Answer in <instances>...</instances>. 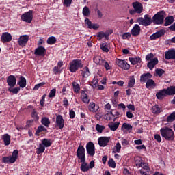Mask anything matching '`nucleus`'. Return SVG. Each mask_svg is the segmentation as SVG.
<instances>
[{
    "mask_svg": "<svg viewBox=\"0 0 175 175\" xmlns=\"http://www.w3.org/2000/svg\"><path fill=\"white\" fill-rule=\"evenodd\" d=\"M100 49H101L104 53H109V45L107 44V43L100 44Z\"/></svg>",
    "mask_w": 175,
    "mask_h": 175,
    "instance_id": "a19ab883",
    "label": "nucleus"
},
{
    "mask_svg": "<svg viewBox=\"0 0 175 175\" xmlns=\"http://www.w3.org/2000/svg\"><path fill=\"white\" fill-rule=\"evenodd\" d=\"M1 42L3 43L12 42V35L8 32L3 33L1 36Z\"/></svg>",
    "mask_w": 175,
    "mask_h": 175,
    "instance_id": "412c9836",
    "label": "nucleus"
},
{
    "mask_svg": "<svg viewBox=\"0 0 175 175\" xmlns=\"http://www.w3.org/2000/svg\"><path fill=\"white\" fill-rule=\"evenodd\" d=\"M121 144H122V146H129V140L122 138L121 141Z\"/></svg>",
    "mask_w": 175,
    "mask_h": 175,
    "instance_id": "0e129e2a",
    "label": "nucleus"
},
{
    "mask_svg": "<svg viewBox=\"0 0 175 175\" xmlns=\"http://www.w3.org/2000/svg\"><path fill=\"white\" fill-rule=\"evenodd\" d=\"M31 117L32 118H33L34 121L39 120V113L36 111V109H33V111L31 112Z\"/></svg>",
    "mask_w": 175,
    "mask_h": 175,
    "instance_id": "a18cd8bd",
    "label": "nucleus"
},
{
    "mask_svg": "<svg viewBox=\"0 0 175 175\" xmlns=\"http://www.w3.org/2000/svg\"><path fill=\"white\" fill-rule=\"evenodd\" d=\"M45 150L46 146L42 143L39 144V147L37 148L36 154H38V155H40V154H43V152H44Z\"/></svg>",
    "mask_w": 175,
    "mask_h": 175,
    "instance_id": "c9c22d12",
    "label": "nucleus"
},
{
    "mask_svg": "<svg viewBox=\"0 0 175 175\" xmlns=\"http://www.w3.org/2000/svg\"><path fill=\"white\" fill-rule=\"evenodd\" d=\"M109 34L106 33L103 31H100L96 34V37L98 38V40H102L103 38L106 39V40H109Z\"/></svg>",
    "mask_w": 175,
    "mask_h": 175,
    "instance_id": "bb28decb",
    "label": "nucleus"
},
{
    "mask_svg": "<svg viewBox=\"0 0 175 175\" xmlns=\"http://www.w3.org/2000/svg\"><path fill=\"white\" fill-rule=\"evenodd\" d=\"M84 64L81 59H73L69 63V70L71 73H76L77 70L83 69Z\"/></svg>",
    "mask_w": 175,
    "mask_h": 175,
    "instance_id": "f03ea898",
    "label": "nucleus"
},
{
    "mask_svg": "<svg viewBox=\"0 0 175 175\" xmlns=\"http://www.w3.org/2000/svg\"><path fill=\"white\" fill-rule=\"evenodd\" d=\"M108 165L109 166V167H112V169H116V166H117V165L116 164V161H114L113 159H110L109 160Z\"/></svg>",
    "mask_w": 175,
    "mask_h": 175,
    "instance_id": "864d4df0",
    "label": "nucleus"
},
{
    "mask_svg": "<svg viewBox=\"0 0 175 175\" xmlns=\"http://www.w3.org/2000/svg\"><path fill=\"white\" fill-rule=\"evenodd\" d=\"M132 5L138 14L143 12V4H142V3L135 1L132 3Z\"/></svg>",
    "mask_w": 175,
    "mask_h": 175,
    "instance_id": "dca6fc26",
    "label": "nucleus"
},
{
    "mask_svg": "<svg viewBox=\"0 0 175 175\" xmlns=\"http://www.w3.org/2000/svg\"><path fill=\"white\" fill-rule=\"evenodd\" d=\"M46 85V82H41L37 85H36L34 86L33 90H35L36 91H37V90H39L40 88V87H43V85Z\"/></svg>",
    "mask_w": 175,
    "mask_h": 175,
    "instance_id": "052dcab7",
    "label": "nucleus"
},
{
    "mask_svg": "<svg viewBox=\"0 0 175 175\" xmlns=\"http://www.w3.org/2000/svg\"><path fill=\"white\" fill-rule=\"evenodd\" d=\"M94 10H95V12H96L97 16H98L99 18H102V17H103V14H102V12H100V10H99V9H98V7H96Z\"/></svg>",
    "mask_w": 175,
    "mask_h": 175,
    "instance_id": "e2e57ef3",
    "label": "nucleus"
},
{
    "mask_svg": "<svg viewBox=\"0 0 175 175\" xmlns=\"http://www.w3.org/2000/svg\"><path fill=\"white\" fill-rule=\"evenodd\" d=\"M18 158V150H14L12 152V156L3 157L2 158V162L3 163H14Z\"/></svg>",
    "mask_w": 175,
    "mask_h": 175,
    "instance_id": "20e7f679",
    "label": "nucleus"
},
{
    "mask_svg": "<svg viewBox=\"0 0 175 175\" xmlns=\"http://www.w3.org/2000/svg\"><path fill=\"white\" fill-rule=\"evenodd\" d=\"M154 139L157 140L158 143H161V142H162V138L161 137V135L159 134H155Z\"/></svg>",
    "mask_w": 175,
    "mask_h": 175,
    "instance_id": "338daca9",
    "label": "nucleus"
},
{
    "mask_svg": "<svg viewBox=\"0 0 175 175\" xmlns=\"http://www.w3.org/2000/svg\"><path fill=\"white\" fill-rule=\"evenodd\" d=\"M81 171L85 172H88L90 170V166H88V163H85V161H81Z\"/></svg>",
    "mask_w": 175,
    "mask_h": 175,
    "instance_id": "7c9ffc66",
    "label": "nucleus"
},
{
    "mask_svg": "<svg viewBox=\"0 0 175 175\" xmlns=\"http://www.w3.org/2000/svg\"><path fill=\"white\" fill-rule=\"evenodd\" d=\"M146 88H155L157 87V83H155V81L153 79H149L146 83Z\"/></svg>",
    "mask_w": 175,
    "mask_h": 175,
    "instance_id": "72a5a7b5",
    "label": "nucleus"
},
{
    "mask_svg": "<svg viewBox=\"0 0 175 175\" xmlns=\"http://www.w3.org/2000/svg\"><path fill=\"white\" fill-rule=\"evenodd\" d=\"M93 61L94 64H96L97 65L102 66L103 64H105V59H102V57L100 56H96L94 57Z\"/></svg>",
    "mask_w": 175,
    "mask_h": 175,
    "instance_id": "c85d7f7f",
    "label": "nucleus"
},
{
    "mask_svg": "<svg viewBox=\"0 0 175 175\" xmlns=\"http://www.w3.org/2000/svg\"><path fill=\"white\" fill-rule=\"evenodd\" d=\"M152 113H153V114H159L162 113V108H161L159 105H156L152 107Z\"/></svg>",
    "mask_w": 175,
    "mask_h": 175,
    "instance_id": "4c0bfd02",
    "label": "nucleus"
},
{
    "mask_svg": "<svg viewBox=\"0 0 175 175\" xmlns=\"http://www.w3.org/2000/svg\"><path fill=\"white\" fill-rule=\"evenodd\" d=\"M90 75H91V72H90V68H88V66H85L83 68V72L82 74L83 77H88V76H90Z\"/></svg>",
    "mask_w": 175,
    "mask_h": 175,
    "instance_id": "37998d69",
    "label": "nucleus"
},
{
    "mask_svg": "<svg viewBox=\"0 0 175 175\" xmlns=\"http://www.w3.org/2000/svg\"><path fill=\"white\" fill-rule=\"evenodd\" d=\"M85 23L88 25V28L89 29H94V31H97V29H99V25L96 23H93L90 21L88 18H85Z\"/></svg>",
    "mask_w": 175,
    "mask_h": 175,
    "instance_id": "ddd939ff",
    "label": "nucleus"
},
{
    "mask_svg": "<svg viewBox=\"0 0 175 175\" xmlns=\"http://www.w3.org/2000/svg\"><path fill=\"white\" fill-rule=\"evenodd\" d=\"M157 64H158V58H154L153 59L148 62L147 66L150 70H152L155 65H157Z\"/></svg>",
    "mask_w": 175,
    "mask_h": 175,
    "instance_id": "a878e982",
    "label": "nucleus"
},
{
    "mask_svg": "<svg viewBox=\"0 0 175 175\" xmlns=\"http://www.w3.org/2000/svg\"><path fill=\"white\" fill-rule=\"evenodd\" d=\"M46 48L43 46H40L34 51V55H38L39 57H44L46 55Z\"/></svg>",
    "mask_w": 175,
    "mask_h": 175,
    "instance_id": "f8f14e48",
    "label": "nucleus"
},
{
    "mask_svg": "<svg viewBox=\"0 0 175 175\" xmlns=\"http://www.w3.org/2000/svg\"><path fill=\"white\" fill-rule=\"evenodd\" d=\"M165 59H175V49H169L165 53Z\"/></svg>",
    "mask_w": 175,
    "mask_h": 175,
    "instance_id": "f3484780",
    "label": "nucleus"
},
{
    "mask_svg": "<svg viewBox=\"0 0 175 175\" xmlns=\"http://www.w3.org/2000/svg\"><path fill=\"white\" fill-rule=\"evenodd\" d=\"M129 60L130 61L131 65H136V64H142V58H140L139 57H129Z\"/></svg>",
    "mask_w": 175,
    "mask_h": 175,
    "instance_id": "c756f323",
    "label": "nucleus"
},
{
    "mask_svg": "<svg viewBox=\"0 0 175 175\" xmlns=\"http://www.w3.org/2000/svg\"><path fill=\"white\" fill-rule=\"evenodd\" d=\"M72 87L74 92H75L76 94H79V92H80V85H79V83L73 82Z\"/></svg>",
    "mask_w": 175,
    "mask_h": 175,
    "instance_id": "de8ad7c7",
    "label": "nucleus"
},
{
    "mask_svg": "<svg viewBox=\"0 0 175 175\" xmlns=\"http://www.w3.org/2000/svg\"><path fill=\"white\" fill-rule=\"evenodd\" d=\"M150 79H152L151 73H144L140 76V83H147Z\"/></svg>",
    "mask_w": 175,
    "mask_h": 175,
    "instance_id": "a211bd4d",
    "label": "nucleus"
},
{
    "mask_svg": "<svg viewBox=\"0 0 175 175\" xmlns=\"http://www.w3.org/2000/svg\"><path fill=\"white\" fill-rule=\"evenodd\" d=\"M42 132H47V129L44 127V126H39L36 131V136H39L40 133Z\"/></svg>",
    "mask_w": 175,
    "mask_h": 175,
    "instance_id": "ea45409f",
    "label": "nucleus"
},
{
    "mask_svg": "<svg viewBox=\"0 0 175 175\" xmlns=\"http://www.w3.org/2000/svg\"><path fill=\"white\" fill-rule=\"evenodd\" d=\"M81 98L82 102H83V103H87V105H88V103H90V98H88V95L87 94V93H85V91H82L81 94Z\"/></svg>",
    "mask_w": 175,
    "mask_h": 175,
    "instance_id": "473e14b6",
    "label": "nucleus"
},
{
    "mask_svg": "<svg viewBox=\"0 0 175 175\" xmlns=\"http://www.w3.org/2000/svg\"><path fill=\"white\" fill-rule=\"evenodd\" d=\"M86 151L90 157L95 155V144H94V142H90L86 144Z\"/></svg>",
    "mask_w": 175,
    "mask_h": 175,
    "instance_id": "1a4fd4ad",
    "label": "nucleus"
},
{
    "mask_svg": "<svg viewBox=\"0 0 175 175\" xmlns=\"http://www.w3.org/2000/svg\"><path fill=\"white\" fill-rule=\"evenodd\" d=\"M155 72L157 76H159V77H161V76H162V75L165 73V70H163V69L162 68H157L155 70Z\"/></svg>",
    "mask_w": 175,
    "mask_h": 175,
    "instance_id": "4d7b16f0",
    "label": "nucleus"
},
{
    "mask_svg": "<svg viewBox=\"0 0 175 175\" xmlns=\"http://www.w3.org/2000/svg\"><path fill=\"white\" fill-rule=\"evenodd\" d=\"M136 167H142L144 165V163H143V159H139L135 161Z\"/></svg>",
    "mask_w": 175,
    "mask_h": 175,
    "instance_id": "6e6d98bb",
    "label": "nucleus"
},
{
    "mask_svg": "<svg viewBox=\"0 0 175 175\" xmlns=\"http://www.w3.org/2000/svg\"><path fill=\"white\" fill-rule=\"evenodd\" d=\"M173 121H175V111L167 117V122H173Z\"/></svg>",
    "mask_w": 175,
    "mask_h": 175,
    "instance_id": "09e8293b",
    "label": "nucleus"
},
{
    "mask_svg": "<svg viewBox=\"0 0 175 175\" xmlns=\"http://www.w3.org/2000/svg\"><path fill=\"white\" fill-rule=\"evenodd\" d=\"M132 125L128 123H124L122 126V129H126V131H132Z\"/></svg>",
    "mask_w": 175,
    "mask_h": 175,
    "instance_id": "603ef678",
    "label": "nucleus"
},
{
    "mask_svg": "<svg viewBox=\"0 0 175 175\" xmlns=\"http://www.w3.org/2000/svg\"><path fill=\"white\" fill-rule=\"evenodd\" d=\"M166 90L167 95H175V86H170Z\"/></svg>",
    "mask_w": 175,
    "mask_h": 175,
    "instance_id": "79ce46f5",
    "label": "nucleus"
},
{
    "mask_svg": "<svg viewBox=\"0 0 175 175\" xmlns=\"http://www.w3.org/2000/svg\"><path fill=\"white\" fill-rule=\"evenodd\" d=\"M165 35V29H161L159 31L152 34L150 37V40H155L158 39V38H161V36H163Z\"/></svg>",
    "mask_w": 175,
    "mask_h": 175,
    "instance_id": "aec40b11",
    "label": "nucleus"
},
{
    "mask_svg": "<svg viewBox=\"0 0 175 175\" xmlns=\"http://www.w3.org/2000/svg\"><path fill=\"white\" fill-rule=\"evenodd\" d=\"M116 62L119 68L124 69V70H129V68H131V65H129V64H128L125 60L116 59Z\"/></svg>",
    "mask_w": 175,
    "mask_h": 175,
    "instance_id": "6e6552de",
    "label": "nucleus"
},
{
    "mask_svg": "<svg viewBox=\"0 0 175 175\" xmlns=\"http://www.w3.org/2000/svg\"><path fill=\"white\" fill-rule=\"evenodd\" d=\"M165 16L166 12L165 11H159L152 16V23L154 25H162L165 22Z\"/></svg>",
    "mask_w": 175,
    "mask_h": 175,
    "instance_id": "7ed1b4c3",
    "label": "nucleus"
},
{
    "mask_svg": "<svg viewBox=\"0 0 175 175\" xmlns=\"http://www.w3.org/2000/svg\"><path fill=\"white\" fill-rule=\"evenodd\" d=\"M55 124L59 129H64V126H65V120L62 115H57L56 116Z\"/></svg>",
    "mask_w": 175,
    "mask_h": 175,
    "instance_id": "9b49d317",
    "label": "nucleus"
},
{
    "mask_svg": "<svg viewBox=\"0 0 175 175\" xmlns=\"http://www.w3.org/2000/svg\"><path fill=\"white\" fill-rule=\"evenodd\" d=\"M141 30L142 29H140V26H139L137 24H135L131 31V34L134 37L139 36V35H140Z\"/></svg>",
    "mask_w": 175,
    "mask_h": 175,
    "instance_id": "6ab92c4d",
    "label": "nucleus"
},
{
    "mask_svg": "<svg viewBox=\"0 0 175 175\" xmlns=\"http://www.w3.org/2000/svg\"><path fill=\"white\" fill-rule=\"evenodd\" d=\"M135 84H136V79H135V76H130L127 85L128 88H133V87H135Z\"/></svg>",
    "mask_w": 175,
    "mask_h": 175,
    "instance_id": "cd10ccee",
    "label": "nucleus"
},
{
    "mask_svg": "<svg viewBox=\"0 0 175 175\" xmlns=\"http://www.w3.org/2000/svg\"><path fill=\"white\" fill-rule=\"evenodd\" d=\"M77 157L78 159H80V162L85 161V148L83 146L80 145L77 150Z\"/></svg>",
    "mask_w": 175,
    "mask_h": 175,
    "instance_id": "0eeeda50",
    "label": "nucleus"
},
{
    "mask_svg": "<svg viewBox=\"0 0 175 175\" xmlns=\"http://www.w3.org/2000/svg\"><path fill=\"white\" fill-rule=\"evenodd\" d=\"M29 40V36L28 35L21 36L18 40V44H19V46H21V47H25Z\"/></svg>",
    "mask_w": 175,
    "mask_h": 175,
    "instance_id": "9d476101",
    "label": "nucleus"
},
{
    "mask_svg": "<svg viewBox=\"0 0 175 175\" xmlns=\"http://www.w3.org/2000/svg\"><path fill=\"white\" fill-rule=\"evenodd\" d=\"M108 126L111 131H117L118 129V127L120 126V122H116L114 123L110 122L108 124Z\"/></svg>",
    "mask_w": 175,
    "mask_h": 175,
    "instance_id": "2f4dec72",
    "label": "nucleus"
},
{
    "mask_svg": "<svg viewBox=\"0 0 175 175\" xmlns=\"http://www.w3.org/2000/svg\"><path fill=\"white\" fill-rule=\"evenodd\" d=\"M53 73H54V75H58L59 73H62V69H61L58 66H55L53 68Z\"/></svg>",
    "mask_w": 175,
    "mask_h": 175,
    "instance_id": "bf43d9fd",
    "label": "nucleus"
},
{
    "mask_svg": "<svg viewBox=\"0 0 175 175\" xmlns=\"http://www.w3.org/2000/svg\"><path fill=\"white\" fill-rule=\"evenodd\" d=\"M33 12L32 10H29L27 12H25L23 14L21 15V19L22 20V21H24L25 23H28L29 24H31L33 18Z\"/></svg>",
    "mask_w": 175,
    "mask_h": 175,
    "instance_id": "423d86ee",
    "label": "nucleus"
},
{
    "mask_svg": "<svg viewBox=\"0 0 175 175\" xmlns=\"http://www.w3.org/2000/svg\"><path fill=\"white\" fill-rule=\"evenodd\" d=\"M20 90H21L20 87H17L14 88L10 87L8 88L9 92H12V94H18V92H20Z\"/></svg>",
    "mask_w": 175,
    "mask_h": 175,
    "instance_id": "8fccbe9b",
    "label": "nucleus"
},
{
    "mask_svg": "<svg viewBox=\"0 0 175 175\" xmlns=\"http://www.w3.org/2000/svg\"><path fill=\"white\" fill-rule=\"evenodd\" d=\"M160 133L165 140L173 142L174 140V131L169 127H163L160 129Z\"/></svg>",
    "mask_w": 175,
    "mask_h": 175,
    "instance_id": "f257e3e1",
    "label": "nucleus"
},
{
    "mask_svg": "<svg viewBox=\"0 0 175 175\" xmlns=\"http://www.w3.org/2000/svg\"><path fill=\"white\" fill-rule=\"evenodd\" d=\"M82 13L83 14V16H85V17H90L91 13L90 12V8L87 6H85L83 8V11Z\"/></svg>",
    "mask_w": 175,
    "mask_h": 175,
    "instance_id": "49530a36",
    "label": "nucleus"
},
{
    "mask_svg": "<svg viewBox=\"0 0 175 175\" xmlns=\"http://www.w3.org/2000/svg\"><path fill=\"white\" fill-rule=\"evenodd\" d=\"M41 124L46 126V128H49L50 126V124H51V122H50V119L47 117H43L41 119Z\"/></svg>",
    "mask_w": 175,
    "mask_h": 175,
    "instance_id": "f704fd0d",
    "label": "nucleus"
},
{
    "mask_svg": "<svg viewBox=\"0 0 175 175\" xmlns=\"http://www.w3.org/2000/svg\"><path fill=\"white\" fill-rule=\"evenodd\" d=\"M164 21V27H169V25H172V23H174V17L173 16H167Z\"/></svg>",
    "mask_w": 175,
    "mask_h": 175,
    "instance_id": "393cba45",
    "label": "nucleus"
},
{
    "mask_svg": "<svg viewBox=\"0 0 175 175\" xmlns=\"http://www.w3.org/2000/svg\"><path fill=\"white\" fill-rule=\"evenodd\" d=\"M72 0H64V5H65V6H66L67 8H69V6H70V5H72Z\"/></svg>",
    "mask_w": 175,
    "mask_h": 175,
    "instance_id": "69168bd1",
    "label": "nucleus"
},
{
    "mask_svg": "<svg viewBox=\"0 0 175 175\" xmlns=\"http://www.w3.org/2000/svg\"><path fill=\"white\" fill-rule=\"evenodd\" d=\"M41 144L47 148L51 147V144H53V142H51V139L44 138V139L42 140Z\"/></svg>",
    "mask_w": 175,
    "mask_h": 175,
    "instance_id": "58836bf2",
    "label": "nucleus"
},
{
    "mask_svg": "<svg viewBox=\"0 0 175 175\" xmlns=\"http://www.w3.org/2000/svg\"><path fill=\"white\" fill-rule=\"evenodd\" d=\"M63 106H64L65 107H68L69 106V101L68 100V98H63Z\"/></svg>",
    "mask_w": 175,
    "mask_h": 175,
    "instance_id": "774afa93",
    "label": "nucleus"
},
{
    "mask_svg": "<svg viewBox=\"0 0 175 175\" xmlns=\"http://www.w3.org/2000/svg\"><path fill=\"white\" fill-rule=\"evenodd\" d=\"M16 83H17V79L14 75H10L7 79V83L9 87L13 88L16 85Z\"/></svg>",
    "mask_w": 175,
    "mask_h": 175,
    "instance_id": "2eb2a0df",
    "label": "nucleus"
},
{
    "mask_svg": "<svg viewBox=\"0 0 175 175\" xmlns=\"http://www.w3.org/2000/svg\"><path fill=\"white\" fill-rule=\"evenodd\" d=\"M116 150H113V152L116 154V152L120 153L121 152V144L118 142L114 146Z\"/></svg>",
    "mask_w": 175,
    "mask_h": 175,
    "instance_id": "3c124183",
    "label": "nucleus"
},
{
    "mask_svg": "<svg viewBox=\"0 0 175 175\" xmlns=\"http://www.w3.org/2000/svg\"><path fill=\"white\" fill-rule=\"evenodd\" d=\"M100 147H106L109 142H110V137H100L98 139Z\"/></svg>",
    "mask_w": 175,
    "mask_h": 175,
    "instance_id": "4468645a",
    "label": "nucleus"
},
{
    "mask_svg": "<svg viewBox=\"0 0 175 175\" xmlns=\"http://www.w3.org/2000/svg\"><path fill=\"white\" fill-rule=\"evenodd\" d=\"M137 23L139 25H144V27H148L152 24V18L148 15H144V17H140L137 19Z\"/></svg>",
    "mask_w": 175,
    "mask_h": 175,
    "instance_id": "39448f33",
    "label": "nucleus"
},
{
    "mask_svg": "<svg viewBox=\"0 0 175 175\" xmlns=\"http://www.w3.org/2000/svg\"><path fill=\"white\" fill-rule=\"evenodd\" d=\"M131 35H132V34H131V33H129V32H128V33H124L122 34V38L124 39V40H125V39H129V38H131Z\"/></svg>",
    "mask_w": 175,
    "mask_h": 175,
    "instance_id": "680f3d73",
    "label": "nucleus"
},
{
    "mask_svg": "<svg viewBox=\"0 0 175 175\" xmlns=\"http://www.w3.org/2000/svg\"><path fill=\"white\" fill-rule=\"evenodd\" d=\"M46 43L51 45L55 44V43H57V38H55L54 36H51L48 38Z\"/></svg>",
    "mask_w": 175,
    "mask_h": 175,
    "instance_id": "c03bdc74",
    "label": "nucleus"
},
{
    "mask_svg": "<svg viewBox=\"0 0 175 175\" xmlns=\"http://www.w3.org/2000/svg\"><path fill=\"white\" fill-rule=\"evenodd\" d=\"M104 129H105V126H102L99 124L96 125V130L97 131V132H98V133H102Z\"/></svg>",
    "mask_w": 175,
    "mask_h": 175,
    "instance_id": "5fc2aeb1",
    "label": "nucleus"
},
{
    "mask_svg": "<svg viewBox=\"0 0 175 175\" xmlns=\"http://www.w3.org/2000/svg\"><path fill=\"white\" fill-rule=\"evenodd\" d=\"M167 95V90L166 89H163L156 94L157 99H163L164 96Z\"/></svg>",
    "mask_w": 175,
    "mask_h": 175,
    "instance_id": "b1692460",
    "label": "nucleus"
},
{
    "mask_svg": "<svg viewBox=\"0 0 175 175\" xmlns=\"http://www.w3.org/2000/svg\"><path fill=\"white\" fill-rule=\"evenodd\" d=\"M56 94H57V89L55 88L52 89L49 94V98H54Z\"/></svg>",
    "mask_w": 175,
    "mask_h": 175,
    "instance_id": "13d9d810",
    "label": "nucleus"
},
{
    "mask_svg": "<svg viewBox=\"0 0 175 175\" xmlns=\"http://www.w3.org/2000/svg\"><path fill=\"white\" fill-rule=\"evenodd\" d=\"M18 85L20 88H25L27 87V79L23 76H21L19 77V81L18 82Z\"/></svg>",
    "mask_w": 175,
    "mask_h": 175,
    "instance_id": "5701e85b",
    "label": "nucleus"
},
{
    "mask_svg": "<svg viewBox=\"0 0 175 175\" xmlns=\"http://www.w3.org/2000/svg\"><path fill=\"white\" fill-rule=\"evenodd\" d=\"M88 109H89L90 111H92V113H96V111H98V110H99V105H96L95 103H94V102H91L89 104Z\"/></svg>",
    "mask_w": 175,
    "mask_h": 175,
    "instance_id": "4be33fe9",
    "label": "nucleus"
},
{
    "mask_svg": "<svg viewBox=\"0 0 175 175\" xmlns=\"http://www.w3.org/2000/svg\"><path fill=\"white\" fill-rule=\"evenodd\" d=\"M2 140H3L5 146H9L10 144V135L9 134H4L2 136Z\"/></svg>",
    "mask_w": 175,
    "mask_h": 175,
    "instance_id": "e433bc0d",
    "label": "nucleus"
}]
</instances>
